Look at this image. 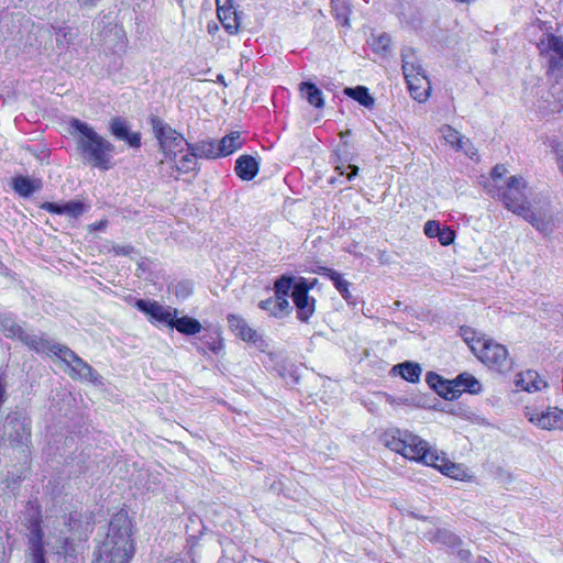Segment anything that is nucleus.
Masks as SVG:
<instances>
[{"mask_svg": "<svg viewBox=\"0 0 563 563\" xmlns=\"http://www.w3.org/2000/svg\"><path fill=\"white\" fill-rule=\"evenodd\" d=\"M69 134L75 141L76 153L85 164L101 170L112 168L114 145L87 122L73 118L69 121Z\"/></svg>", "mask_w": 563, "mask_h": 563, "instance_id": "f257e3e1", "label": "nucleus"}, {"mask_svg": "<svg viewBox=\"0 0 563 563\" xmlns=\"http://www.w3.org/2000/svg\"><path fill=\"white\" fill-rule=\"evenodd\" d=\"M134 553L132 522L125 511H119L111 518L108 533L95 551L93 563H129Z\"/></svg>", "mask_w": 563, "mask_h": 563, "instance_id": "f03ea898", "label": "nucleus"}, {"mask_svg": "<svg viewBox=\"0 0 563 563\" xmlns=\"http://www.w3.org/2000/svg\"><path fill=\"white\" fill-rule=\"evenodd\" d=\"M317 283V278L307 279L301 276L284 275V311L295 308L297 319L308 323L316 311L317 303L309 291Z\"/></svg>", "mask_w": 563, "mask_h": 563, "instance_id": "7ed1b4c3", "label": "nucleus"}, {"mask_svg": "<svg viewBox=\"0 0 563 563\" xmlns=\"http://www.w3.org/2000/svg\"><path fill=\"white\" fill-rule=\"evenodd\" d=\"M32 420L27 411L15 407L4 418L2 438L9 446L25 454L32 443Z\"/></svg>", "mask_w": 563, "mask_h": 563, "instance_id": "20e7f679", "label": "nucleus"}, {"mask_svg": "<svg viewBox=\"0 0 563 563\" xmlns=\"http://www.w3.org/2000/svg\"><path fill=\"white\" fill-rule=\"evenodd\" d=\"M46 353L57 356L68 368V375L73 379L85 380L101 385V376L86 361L78 356L71 349L64 344L52 342Z\"/></svg>", "mask_w": 563, "mask_h": 563, "instance_id": "39448f33", "label": "nucleus"}, {"mask_svg": "<svg viewBox=\"0 0 563 563\" xmlns=\"http://www.w3.org/2000/svg\"><path fill=\"white\" fill-rule=\"evenodd\" d=\"M148 122L159 143V148L166 158L174 161L177 153L183 152L184 147L190 144L185 140L183 134L170 128L159 117L151 115Z\"/></svg>", "mask_w": 563, "mask_h": 563, "instance_id": "423d86ee", "label": "nucleus"}, {"mask_svg": "<svg viewBox=\"0 0 563 563\" xmlns=\"http://www.w3.org/2000/svg\"><path fill=\"white\" fill-rule=\"evenodd\" d=\"M477 345H471L473 353L487 366L498 372H506L511 367L507 349L488 339H477Z\"/></svg>", "mask_w": 563, "mask_h": 563, "instance_id": "0eeeda50", "label": "nucleus"}, {"mask_svg": "<svg viewBox=\"0 0 563 563\" xmlns=\"http://www.w3.org/2000/svg\"><path fill=\"white\" fill-rule=\"evenodd\" d=\"M526 180L521 176H511L503 190L498 189V199L505 208L517 216H522L531 207L525 192Z\"/></svg>", "mask_w": 563, "mask_h": 563, "instance_id": "6e6552de", "label": "nucleus"}, {"mask_svg": "<svg viewBox=\"0 0 563 563\" xmlns=\"http://www.w3.org/2000/svg\"><path fill=\"white\" fill-rule=\"evenodd\" d=\"M135 307L152 319L163 322L169 328L172 327L174 318L178 314V310L176 308L170 306L164 307L154 300L137 299L135 301Z\"/></svg>", "mask_w": 563, "mask_h": 563, "instance_id": "1a4fd4ad", "label": "nucleus"}, {"mask_svg": "<svg viewBox=\"0 0 563 563\" xmlns=\"http://www.w3.org/2000/svg\"><path fill=\"white\" fill-rule=\"evenodd\" d=\"M4 335L9 339H18L30 350L35 352H47L53 342L44 338V335L37 336L35 334L27 333L19 323H14L13 327L4 333Z\"/></svg>", "mask_w": 563, "mask_h": 563, "instance_id": "9d476101", "label": "nucleus"}, {"mask_svg": "<svg viewBox=\"0 0 563 563\" xmlns=\"http://www.w3.org/2000/svg\"><path fill=\"white\" fill-rule=\"evenodd\" d=\"M521 217L544 236L551 235L556 229V218L551 212L544 210L533 211L530 207Z\"/></svg>", "mask_w": 563, "mask_h": 563, "instance_id": "9b49d317", "label": "nucleus"}, {"mask_svg": "<svg viewBox=\"0 0 563 563\" xmlns=\"http://www.w3.org/2000/svg\"><path fill=\"white\" fill-rule=\"evenodd\" d=\"M109 131L114 137L124 141L133 148L141 146V134L139 132H131L129 122L122 117H113L110 119Z\"/></svg>", "mask_w": 563, "mask_h": 563, "instance_id": "f8f14e48", "label": "nucleus"}, {"mask_svg": "<svg viewBox=\"0 0 563 563\" xmlns=\"http://www.w3.org/2000/svg\"><path fill=\"white\" fill-rule=\"evenodd\" d=\"M43 536L40 518H31L29 525V544L32 563H46Z\"/></svg>", "mask_w": 563, "mask_h": 563, "instance_id": "ddd939ff", "label": "nucleus"}, {"mask_svg": "<svg viewBox=\"0 0 563 563\" xmlns=\"http://www.w3.org/2000/svg\"><path fill=\"white\" fill-rule=\"evenodd\" d=\"M40 207L41 209L51 213L66 214L70 219H78L89 209V206L80 200H70L65 203L46 201L43 202Z\"/></svg>", "mask_w": 563, "mask_h": 563, "instance_id": "4468645a", "label": "nucleus"}, {"mask_svg": "<svg viewBox=\"0 0 563 563\" xmlns=\"http://www.w3.org/2000/svg\"><path fill=\"white\" fill-rule=\"evenodd\" d=\"M401 58L405 79H417V81H426V85H428L427 76L422 66L417 60L415 51L410 47L402 49Z\"/></svg>", "mask_w": 563, "mask_h": 563, "instance_id": "2eb2a0df", "label": "nucleus"}, {"mask_svg": "<svg viewBox=\"0 0 563 563\" xmlns=\"http://www.w3.org/2000/svg\"><path fill=\"white\" fill-rule=\"evenodd\" d=\"M228 323L232 332L243 341L252 342L254 344L263 342L256 330L249 327L247 322L242 317L238 314H229Z\"/></svg>", "mask_w": 563, "mask_h": 563, "instance_id": "dca6fc26", "label": "nucleus"}, {"mask_svg": "<svg viewBox=\"0 0 563 563\" xmlns=\"http://www.w3.org/2000/svg\"><path fill=\"white\" fill-rule=\"evenodd\" d=\"M187 150L191 155H194V157L198 158L216 159L221 157L218 141L212 139L187 144Z\"/></svg>", "mask_w": 563, "mask_h": 563, "instance_id": "f3484780", "label": "nucleus"}, {"mask_svg": "<svg viewBox=\"0 0 563 563\" xmlns=\"http://www.w3.org/2000/svg\"><path fill=\"white\" fill-rule=\"evenodd\" d=\"M426 382L437 394L446 400H453L459 398V394H455L452 380L443 379L439 374L434 372H428L426 375Z\"/></svg>", "mask_w": 563, "mask_h": 563, "instance_id": "a211bd4d", "label": "nucleus"}, {"mask_svg": "<svg viewBox=\"0 0 563 563\" xmlns=\"http://www.w3.org/2000/svg\"><path fill=\"white\" fill-rule=\"evenodd\" d=\"M43 183L40 178H30L19 175L12 179L13 190L22 198H29L34 192L41 190Z\"/></svg>", "mask_w": 563, "mask_h": 563, "instance_id": "6ab92c4d", "label": "nucleus"}, {"mask_svg": "<svg viewBox=\"0 0 563 563\" xmlns=\"http://www.w3.org/2000/svg\"><path fill=\"white\" fill-rule=\"evenodd\" d=\"M406 445L407 448L406 451L402 452V456L421 463L422 455H427V452L430 450L424 440L411 433L407 435Z\"/></svg>", "mask_w": 563, "mask_h": 563, "instance_id": "aec40b11", "label": "nucleus"}, {"mask_svg": "<svg viewBox=\"0 0 563 563\" xmlns=\"http://www.w3.org/2000/svg\"><path fill=\"white\" fill-rule=\"evenodd\" d=\"M452 388H455V394H459V397L464 391L477 395L482 390V384L479 380L466 372L459 374L454 379H452Z\"/></svg>", "mask_w": 563, "mask_h": 563, "instance_id": "412c9836", "label": "nucleus"}, {"mask_svg": "<svg viewBox=\"0 0 563 563\" xmlns=\"http://www.w3.org/2000/svg\"><path fill=\"white\" fill-rule=\"evenodd\" d=\"M234 170L242 180H252L258 173V163L251 155H241L235 161Z\"/></svg>", "mask_w": 563, "mask_h": 563, "instance_id": "4be33fe9", "label": "nucleus"}, {"mask_svg": "<svg viewBox=\"0 0 563 563\" xmlns=\"http://www.w3.org/2000/svg\"><path fill=\"white\" fill-rule=\"evenodd\" d=\"M547 48L553 53L549 58L551 69L563 67V38L554 34H549L547 38Z\"/></svg>", "mask_w": 563, "mask_h": 563, "instance_id": "5701e85b", "label": "nucleus"}, {"mask_svg": "<svg viewBox=\"0 0 563 563\" xmlns=\"http://www.w3.org/2000/svg\"><path fill=\"white\" fill-rule=\"evenodd\" d=\"M537 423L540 428L547 430L563 429V410L556 407L549 408L548 411L538 417Z\"/></svg>", "mask_w": 563, "mask_h": 563, "instance_id": "b1692460", "label": "nucleus"}, {"mask_svg": "<svg viewBox=\"0 0 563 563\" xmlns=\"http://www.w3.org/2000/svg\"><path fill=\"white\" fill-rule=\"evenodd\" d=\"M409 432L401 431L399 429L388 430L383 434L384 444L390 449L402 455V452L406 451V440Z\"/></svg>", "mask_w": 563, "mask_h": 563, "instance_id": "393cba45", "label": "nucleus"}, {"mask_svg": "<svg viewBox=\"0 0 563 563\" xmlns=\"http://www.w3.org/2000/svg\"><path fill=\"white\" fill-rule=\"evenodd\" d=\"M172 329H176L179 333L184 335H195L199 333L202 329L201 323L189 316L175 317L172 323Z\"/></svg>", "mask_w": 563, "mask_h": 563, "instance_id": "a878e982", "label": "nucleus"}, {"mask_svg": "<svg viewBox=\"0 0 563 563\" xmlns=\"http://www.w3.org/2000/svg\"><path fill=\"white\" fill-rule=\"evenodd\" d=\"M275 299L268 298L261 300L258 307L269 312L271 316L277 317L282 311V276L274 282Z\"/></svg>", "mask_w": 563, "mask_h": 563, "instance_id": "bb28decb", "label": "nucleus"}, {"mask_svg": "<svg viewBox=\"0 0 563 563\" xmlns=\"http://www.w3.org/2000/svg\"><path fill=\"white\" fill-rule=\"evenodd\" d=\"M243 139L240 132H231L218 141L221 157H225L238 151L243 145Z\"/></svg>", "mask_w": 563, "mask_h": 563, "instance_id": "cd10ccee", "label": "nucleus"}, {"mask_svg": "<svg viewBox=\"0 0 563 563\" xmlns=\"http://www.w3.org/2000/svg\"><path fill=\"white\" fill-rule=\"evenodd\" d=\"M516 384L529 393L541 390L547 386V383L540 379L538 373L534 371H527L526 373L520 374Z\"/></svg>", "mask_w": 563, "mask_h": 563, "instance_id": "c85d7f7f", "label": "nucleus"}, {"mask_svg": "<svg viewBox=\"0 0 563 563\" xmlns=\"http://www.w3.org/2000/svg\"><path fill=\"white\" fill-rule=\"evenodd\" d=\"M393 372H398V374L410 383H417L422 373V368L420 364L411 361H406L404 363L397 364L393 367Z\"/></svg>", "mask_w": 563, "mask_h": 563, "instance_id": "c756f323", "label": "nucleus"}, {"mask_svg": "<svg viewBox=\"0 0 563 563\" xmlns=\"http://www.w3.org/2000/svg\"><path fill=\"white\" fill-rule=\"evenodd\" d=\"M344 95L357 101L361 106L371 109L375 99L368 91V88L365 86H356V87H346L344 89Z\"/></svg>", "mask_w": 563, "mask_h": 563, "instance_id": "7c9ffc66", "label": "nucleus"}, {"mask_svg": "<svg viewBox=\"0 0 563 563\" xmlns=\"http://www.w3.org/2000/svg\"><path fill=\"white\" fill-rule=\"evenodd\" d=\"M299 89L307 101L316 108H323L322 91L312 82H301Z\"/></svg>", "mask_w": 563, "mask_h": 563, "instance_id": "2f4dec72", "label": "nucleus"}, {"mask_svg": "<svg viewBox=\"0 0 563 563\" xmlns=\"http://www.w3.org/2000/svg\"><path fill=\"white\" fill-rule=\"evenodd\" d=\"M218 18L220 19L223 27L230 33L235 34L239 31L238 15L231 8L224 9L218 5Z\"/></svg>", "mask_w": 563, "mask_h": 563, "instance_id": "473e14b6", "label": "nucleus"}, {"mask_svg": "<svg viewBox=\"0 0 563 563\" xmlns=\"http://www.w3.org/2000/svg\"><path fill=\"white\" fill-rule=\"evenodd\" d=\"M390 36L387 33L372 34L367 40L372 49L382 56H386L390 52Z\"/></svg>", "mask_w": 563, "mask_h": 563, "instance_id": "72a5a7b5", "label": "nucleus"}, {"mask_svg": "<svg viewBox=\"0 0 563 563\" xmlns=\"http://www.w3.org/2000/svg\"><path fill=\"white\" fill-rule=\"evenodd\" d=\"M328 276L333 282V285L341 294V296L347 301V303L355 306V300L349 291L350 283L342 278V275L333 269H328Z\"/></svg>", "mask_w": 563, "mask_h": 563, "instance_id": "f704fd0d", "label": "nucleus"}, {"mask_svg": "<svg viewBox=\"0 0 563 563\" xmlns=\"http://www.w3.org/2000/svg\"><path fill=\"white\" fill-rule=\"evenodd\" d=\"M406 81H407L410 95L415 100H417L419 102H423L427 100V98L429 96V89H430L429 84L426 85L427 87H423L422 86L423 81H417V79H412V80L408 79Z\"/></svg>", "mask_w": 563, "mask_h": 563, "instance_id": "c9c22d12", "label": "nucleus"}, {"mask_svg": "<svg viewBox=\"0 0 563 563\" xmlns=\"http://www.w3.org/2000/svg\"><path fill=\"white\" fill-rule=\"evenodd\" d=\"M437 539L440 543L452 549L460 548L463 543L459 536L445 529L438 531Z\"/></svg>", "mask_w": 563, "mask_h": 563, "instance_id": "e433bc0d", "label": "nucleus"}, {"mask_svg": "<svg viewBox=\"0 0 563 563\" xmlns=\"http://www.w3.org/2000/svg\"><path fill=\"white\" fill-rule=\"evenodd\" d=\"M440 472L454 479H463L465 476L464 468L450 460H446L444 464H440Z\"/></svg>", "mask_w": 563, "mask_h": 563, "instance_id": "4c0bfd02", "label": "nucleus"}, {"mask_svg": "<svg viewBox=\"0 0 563 563\" xmlns=\"http://www.w3.org/2000/svg\"><path fill=\"white\" fill-rule=\"evenodd\" d=\"M332 13L335 20L343 26H350L349 13L350 8L345 2L332 4Z\"/></svg>", "mask_w": 563, "mask_h": 563, "instance_id": "58836bf2", "label": "nucleus"}, {"mask_svg": "<svg viewBox=\"0 0 563 563\" xmlns=\"http://www.w3.org/2000/svg\"><path fill=\"white\" fill-rule=\"evenodd\" d=\"M446 456L443 453H438L437 451H432L431 449L427 452V455H422V463L432 466L440 471V464H444L446 462Z\"/></svg>", "mask_w": 563, "mask_h": 563, "instance_id": "ea45409f", "label": "nucleus"}, {"mask_svg": "<svg viewBox=\"0 0 563 563\" xmlns=\"http://www.w3.org/2000/svg\"><path fill=\"white\" fill-rule=\"evenodd\" d=\"M139 477L141 482L144 479L142 485L143 488L147 492H154L161 484L159 474L142 473L139 475Z\"/></svg>", "mask_w": 563, "mask_h": 563, "instance_id": "a19ab883", "label": "nucleus"}, {"mask_svg": "<svg viewBox=\"0 0 563 563\" xmlns=\"http://www.w3.org/2000/svg\"><path fill=\"white\" fill-rule=\"evenodd\" d=\"M202 344L214 354L219 353L223 349V340L218 332H213L207 336Z\"/></svg>", "mask_w": 563, "mask_h": 563, "instance_id": "79ce46f5", "label": "nucleus"}, {"mask_svg": "<svg viewBox=\"0 0 563 563\" xmlns=\"http://www.w3.org/2000/svg\"><path fill=\"white\" fill-rule=\"evenodd\" d=\"M196 158L197 157H194V155H191L190 152H188V154L184 155L180 158L179 163L176 164L174 167L180 173H189L196 169Z\"/></svg>", "mask_w": 563, "mask_h": 563, "instance_id": "37998d69", "label": "nucleus"}, {"mask_svg": "<svg viewBox=\"0 0 563 563\" xmlns=\"http://www.w3.org/2000/svg\"><path fill=\"white\" fill-rule=\"evenodd\" d=\"M173 294L180 299H186L192 294V285L189 282H179L173 286Z\"/></svg>", "mask_w": 563, "mask_h": 563, "instance_id": "c03bdc74", "label": "nucleus"}, {"mask_svg": "<svg viewBox=\"0 0 563 563\" xmlns=\"http://www.w3.org/2000/svg\"><path fill=\"white\" fill-rule=\"evenodd\" d=\"M455 239V232L448 227H442L438 240L442 245H450Z\"/></svg>", "mask_w": 563, "mask_h": 563, "instance_id": "a18cd8bd", "label": "nucleus"}, {"mask_svg": "<svg viewBox=\"0 0 563 563\" xmlns=\"http://www.w3.org/2000/svg\"><path fill=\"white\" fill-rule=\"evenodd\" d=\"M460 334L461 336L463 338V340L465 341V343H467V345L471 347V345H477V339H475V331L468 327H461L460 328Z\"/></svg>", "mask_w": 563, "mask_h": 563, "instance_id": "49530a36", "label": "nucleus"}, {"mask_svg": "<svg viewBox=\"0 0 563 563\" xmlns=\"http://www.w3.org/2000/svg\"><path fill=\"white\" fill-rule=\"evenodd\" d=\"M441 228L442 227H441L440 222L434 221V220H429L424 224V234L429 238H438Z\"/></svg>", "mask_w": 563, "mask_h": 563, "instance_id": "de8ad7c7", "label": "nucleus"}, {"mask_svg": "<svg viewBox=\"0 0 563 563\" xmlns=\"http://www.w3.org/2000/svg\"><path fill=\"white\" fill-rule=\"evenodd\" d=\"M16 323L11 314H0V325L3 333H7Z\"/></svg>", "mask_w": 563, "mask_h": 563, "instance_id": "09e8293b", "label": "nucleus"}, {"mask_svg": "<svg viewBox=\"0 0 563 563\" xmlns=\"http://www.w3.org/2000/svg\"><path fill=\"white\" fill-rule=\"evenodd\" d=\"M336 169L340 172L341 175L346 174V177L349 180L354 178L357 175L358 167L356 165H347L345 168L341 166H336Z\"/></svg>", "mask_w": 563, "mask_h": 563, "instance_id": "8fccbe9b", "label": "nucleus"}, {"mask_svg": "<svg viewBox=\"0 0 563 563\" xmlns=\"http://www.w3.org/2000/svg\"><path fill=\"white\" fill-rule=\"evenodd\" d=\"M507 173V168L503 164H497L490 173L494 183H497Z\"/></svg>", "mask_w": 563, "mask_h": 563, "instance_id": "3c124183", "label": "nucleus"}, {"mask_svg": "<svg viewBox=\"0 0 563 563\" xmlns=\"http://www.w3.org/2000/svg\"><path fill=\"white\" fill-rule=\"evenodd\" d=\"M108 225V220L107 219H102L98 222H95V223H91L88 225V230L90 232H96V231H103Z\"/></svg>", "mask_w": 563, "mask_h": 563, "instance_id": "603ef678", "label": "nucleus"}, {"mask_svg": "<svg viewBox=\"0 0 563 563\" xmlns=\"http://www.w3.org/2000/svg\"><path fill=\"white\" fill-rule=\"evenodd\" d=\"M79 8L91 9L95 8L101 0H75Z\"/></svg>", "mask_w": 563, "mask_h": 563, "instance_id": "864d4df0", "label": "nucleus"}, {"mask_svg": "<svg viewBox=\"0 0 563 563\" xmlns=\"http://www.w3.org/2000/svg\"><path fill=\"white\" fill-rule=\"evenodd\" d=\"M56 42L58 45L67 46L70 43V38L67 37V33L64 30L57 32Z\"/></svg>", "mask_w": 563, "mask_h": 563, "instance_id": "5fc2aeb1", "label": "nucleus"}, {"mask_svg": "<svg viewBox=\"0 0 563 563\" xmlns=\"http://www.w3.org/2000/svg\"><path fill=\"white\" fill-rule=\"evenodd\" d=\"M113 251L117 255H129L133 251V247L130 245H118L113 247Z\"/></svg>", "mask_w": 563, "mask_h": 563, "instance_id": "6e6d98bb", "label": "nucleus"}, {"mask_svg": "<svg viewBox=\"0 0 563 563\" xmlns=\"http://www.w3.org/2000/svg\"><path fill=\"white\" fill-rule=\"evenodd\" d=\"M457 549H459V550H457V553H456L457 558H459L462 562L467 563V562L470 561L471 556H472L471 551H470V550H466V549H460V548H457Z\"/></svg>", "mask_w": 563, "mask_h": 563, "instance_id": "4d7b16f0", "label": "nucleus"}, {"mask_svg": "<svg viewBox=\"0 0 563 563\" xmlns=\"http://www.w3.org/2000/svg\"><path fill=\"white\" fill-rule=\"evenodd\" d=\"M62 549L65 555H73V553L75 552V549L68 539L65 540L64 547Z\"/></svg>", "mask_w": 563, "mask_h": 563, "instance_id": "13d9d810", "label": "nucleus"}, {"mask_svg": "<svg viewBox=\"0 0 563 563\" xmlns=\"http://www.w3.org/2000/svg\"><path fill=\"white\" fill-rule=\"evenodd\" d=\"M505 187H498L497 185L495 184H492V185H488L486 186V189H487V192L492 196V197H498V189L503 190Z\"/></svg>", "mask_w": 563, "mask_h": 563, "instance_id": "bf43d9fd", "label": "nucleus"}, {"mask_svg": "<svg viewBox=\"0 0 563 563\" xmlns=\"http://www.w3.org/2000/svg\"><path fill=\"white\" fill-rule=\"evenodd\" d=\"M76 517H77L76 514L69 515L68 526H69L70 530H75L77 528V526L79 525V520Z\"/></svg>", "mask_w": 563, "mask_h": 563, "instance_id": "052dcab7", "label": "nucleus"}, {"mask_svg": "<svg viewBox=\"0 0 563 563\" xmlns=\"http://www.w3.org/2000/svg\"><path fill=\"white\" fill-rule=\"evenodd\" d=\"M174 563H196L191 553L187 554V558L176 560Z\"/></svg>", "mask_w": 563, "mask_h": 563, "instance_id": "680f3d73", "label": "nucleus"}, {"mask_svg": "<svg viewBox=\"0 0 563 563\" xmlns=\"http://www.w3.org/2000/svg\"><path fill=\"white\" fill-rule=\"evenodd\" d=\"M476 563H492V562L489 560H487L486 558L479 556L477 559Z\"/></svg>", "mask_w": 563, "mask_h": 563, "instance_id": "e2e57ef3", "label": "nucleus"}, {"mask_svg": "<svg viewBox=\"0 0 563 563\" xmlns=\"http://www.w3.org/2000/svg\"><path fill=\"white\" fill-rule=\"evenodd\" d=\"M468 141L466 140L465 143ZM464 141L461 137H457V147L463 148Z\"/></svg>", "mask_w": 563, "mask_h": 563, "instance_id": "0e129e2a", "label": "nucleus"}, {"mask_svg": "<svg viewBox=\"0 0 563 563\" xmlns=\"http://www.w3.org/2000/svg\"><path fill=\"white\" fill-rule=\"evenodd\" d=\"M350 133H351V131H350V130H347V131H346V132H344V133L342 132V133H341V136H347Z\"/></svg>", "mask_w": 563, "mask_h": 563, "instance_id": "69168bd1", "label": "nucleus"}, {"mask_svg": "<svg viewBox=\"0 0 563 563\" xmlns=\"http://www.w3.org/2000/svg\"><path fill=\"white\" fill-rule=\"evenodd\" d=\"M465 153H466V155H468L471 158H473V155L475 154V153H473V152H468V151H465Z\"/></svg>", "mask_w": 563, "mask_h": 563, "instance_id": "338daca9", "label": "nucleus"}, {"mask_svg": "<svg viewBox=\"0 0 563 563\" xmlns=\"http://www.w3.org/2000/svg\"><path fill=\"white\" fill-rule=\"evenodd\" d=\"M340 2H344V1L343 0H331L332 4L340 3Z\"/></svg>", "mask_w": 563, "mask_h": 563, "instance_id": "774afa93", "label": "nucleus"}]
</instances>
